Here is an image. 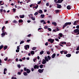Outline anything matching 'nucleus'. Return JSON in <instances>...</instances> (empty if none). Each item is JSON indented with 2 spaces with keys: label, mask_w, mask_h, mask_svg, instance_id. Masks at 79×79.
Returning a JSON list of instances; mask_svg holds the SVG:
<instances>
[{
  "label": "nucleus",
  "mask_w": 79,
  "mask_h": 79,
  "mask_svg": "<svg viewBox=\"0 0 79 79\" xmlns=\"http://www.w3.org/2000/svg\"><path fill=\"white\" fill-rule=\"evenodd\" d=\"M48 29L49 31H52V29L50 28H48Z\"/></svg>",
  "instance_id": "f704fd0d"
},
{
  "label": "nucleus",
  "mask_w": 79,
  "mask_h": 79,
  "mask_svg": "<svg viewBox=\"0 0 79 79\" xmlns=\"http://www.w3.org/2000/svg\"><path fill=\"white\" fill-rule=\"evenodd\" d=\"M23 74L24 76H27L28 75L27 73H26V72H24L23 73Z\"/></svg>",
  "instance_id": "a878e982"
},
{
  "label": "nucleus",
  "mask_w": 79,
  "mask_h": 79,
  "mask_svg": "<svg viewBox=\"0 0 79 79\" xmlns=\"http://www.w3.org/2000/svg\"><path fill=\"white\" fill-rule=\"evenodd\" d=\"M24 47L25 48V49L26 50H27V48H29V45H26Z\"/></svg>",
  "instance_id": "20e7f679"
},
{
  "label": "nucleus",
  "mask_w": 79,
  "mask_h": 79,
  "mask_svg": "<svg viewBox=\"0 0 79 79\" xmlns=\"http://www.w3.org/2000/svg\"><path fill=\"white\" fill-rule=\"evenodd\" d=\"M19 47H20V46H19L17 47V50H19Z\"/></svg>",
  "instance_id": "bf43d9fd"
},
{
  "label": "nucleus",
  "mask_w": 79,
  "mask_h": 79,
  "mask_svg": "<svg viewBox=\"0 0 79 79\" xmlns=\"http://www.w3.org/2000/svg\"><path fill=\"white\" fill-rule=\"evenodd\" d=\"M19 17L20 18H24V15H20Z\"/></svg>",
  "instance_id": "2eb2a0df"
},
{
  "label": "nucleus",
  "mask_w": 79,
  "mask_h": 79,
  "mask_svg": "<svg viewBox=\"0 0 79 79\" xmlns=\"http://www.w3.org/2000/svg\"><path fill=\"white\" fill-rule=\"evenodd\" d=\"M56 31H60V29H59V28H56Z\"/></svg>",
  "instance_id": "864d4df0"
},
{
  "label": "nucleus",
  "mask_w": 79,
  "mask_h": 79,
  "mask_svg": "<svg viewBox=\"0 0 79 79\" xmlns=\"http://www.w3.org/2000/svg\"><path fill=\"white\" fill-rule=\"evenodd\" d=\"M1 35L2 37H3L5 35V33H2V34H1Z\"/></svg>",
  "instance_id": "6ab92c4d"
},
{
  "label": "nucleus",
  "mask_w": 79,
  "mask_h": 79,
  "mask_svg": "<svg viewBox=\"0 0 79 79\" xmlns=\"http://www.w3.org/2000/svg\"><path fill=\"white\" fill-rule=\"evenodd\" d=\"M42 30H40V31H39V32H44V30L43 29H42Z\"/></svg>",
  "instance_id": "37998d69"
},
{
  "label": "nucleus",
  "mask_w": 79,
  "mask_h": 79,
  "mask_svg": "<svg viewBox=\"0 0 79 79\" xmlns=\"http://www.w3.org/2000/svg\"><path fill=\"white\" fill-rule=\"evenodd\" d=\"M44 20H41L40 21V23H44Z\"/></svg>",
  "instance_id": "052dcab7"
},
{
  "label": "nucleus",
  "mask_w": 79,
  "mask_h": 79,
  "mask_svg": "<svg viewBox=\"0 0 79 79\" xmlns=\"http://www.w3.org/2000/svg\"><path fill=\"white\" fill-rule=\"evenodd\" d=\"M52 24L54 25L55 26H56V23L55 22H53L52 23Z\"/></svg>",
  "instance_id": "a211bd4d"
},
{
  "label": "nucleus",
  "mask_w": 79,
  "mask_h": 79,
  "mask_svg": "<svg viewBox=\"0 0 79 79\" xmlns=\"http://www.w3.org/2000/svg\"><path fill=\"white\" fill-rule=\"evenodd\" d=\"M37 48L35 47H34L33 48V50H35V49H36V48Z\"/></svg>",
  "instance_id": "ea45409f"
},
{
  "label": "nucleus",
  "mask_w": 79,
  "mask_h": 79,
  "mask_svg": "<svg viewBox=\"0 0 79 79\" xmlns=\"http://www.w3.org/2000/svg\"><path fill=\"white\" fill-rule=\"evenodd\" d=\"M24 43V41H21L20 43V44L21 45V44H23V43Z\"/></svg>",
  "instance_id": "72a5a7b5"
},
{
  "label": "nucleus",
  "mask_w": 79,
  "mask_h": 79,
  "mask_svg": "<svg viewBox=\"0 0 79 79\" xmlns=\"http://www.w3.org/2000/svg\"><path fill=\"white\" fill-rule=\"evenodd\" d=\"M77 50H79V47H78L76 49Z\"/></svg>",
  "instance_id": "338daca9"
},
{
  "label": "nucleus",
  "mask_w": 79,
  "mask_h": 79,
  "mask_svg": "<svg viewBox=\"0 0 79 79\" xmlns=\"http://www.w3.org/2000/svg\"><path fill=\"white\" fill-rule=\"evenodd\" d=\"M37 11L39 13H40V14H42V13H43L42 10H39H39H38Z\"/></svg>",
  "instance_id": "9b49d317"
},
{
  "label": "nucleus",
  "mask_w": 79,
  "mask_h": 79,
  "mask_svg": "<svg viewBox=\"0 0 79 79\" xmlns=\"http://www.w3.org/2000/svg\"><path fill=\"white\" fill-rule=\"evenodd\" d=\"M64 24L66 26H68L69 25H71V22H67L66 23Z\"/></svg>",
  "instance_id": "423d86ee"
},
{
  "label": "nucleus",
  "mask_w": 79,
  "mask_h": 79,
  "mask_svg": "<svg viewBox=\"0 0 79 79\" xmlns=\"http://www.w3.org/2000/svg\"><path fill=\"white\" fill-rule=\"evenodd\" d=\"M31 19H32V20H33V21H34V20H35V18L32 17L31 18Z\"/></svg>",
  "instance_id": "4c0bfd02"
},
{
  "label": "nucleus",
  "mask_w": 79,
  "mask_h": 79,
  "mask_svg": "<svg viewBox=\"0 0 79 79\" xmlns=\"http://www.w3.org/2000/svg\"><path fill=\"white\" fill-rule=\"evenodd\" d=\"M46 62V60L44 59L42 62V64H45Z\"/></svg>",
  "instance_id": "1a4fd4ad"
},
{
  "label": "nucleus",
  "mask_w": 79,
  "mask_h": 79,
  "mask_svg": "<svg viewBox=\"0 0 79 79\" xmlns=\"http://www.w3.org/2000/svg\"><path fill=\"white\" fill-rule=\"evenodd\" d=\"M13 12H15L16 11V9L15 8H13Z\"/></svg>",
  "instance_id": "8fccbe9b"
},
{
  "label": "nucleus",
  "mask_w": 79,
  "mask_h": 79,
  "mask_svg": "<svg viewBox=\"0 0 79 79\" xmlns=\"http://www.w3.org/2000/svg\"><path fill=\"white\" fill-rule=\"evenodd\" d=\"M17 66H18V68H21V65L19 64L18 65H17Z\"/></svg>",
  "instance_id": "09e8293b"
},
{
  "label": "nucleus",
  "mask_w": 79,
  "mask_h": 79,
  "mask_svg": "<svg viewBox=\"0 0 79 79\" xmlns=\"http://www.w3.org/2000/svg\"><path fill=\"white\" fill-rule=\"evenodd\" d=\"M43 66L44 65L41 64L40 66V68L41 69L43 68Z\"/></svg>",
  "instance_id": "c85d7f7f"
},
{
  "label": "nucleus",
  "mask_w": 79,
  "mask_h": 79,
  "mask_svg": "<svg viewBox=\"0 0 79 79\" xmlns=\"http://www.w3.org/2000/svg\"><path fill=\"white\" fill-rule=\"evenodd\" d=\"M18 74H19V75H21V72H18Z\"/></svg>",
  "instance_id": "69168bd1"
},
{
  "label": "nucleus",
  "mask_w": 79,
  "mask_h": 79,
  "mask_svg": "<svg viewBox=\"0 0 79 79\" xmlns=\"http://www.w3.org/2000/svg\"><path fill=\"white\" fill-rule=\"evenodd\" d=\"M45 60L46 61H48L49 60H51V56H48V58L47 56H46L45 57Z\"/></svg>",
  "instance_id": "f257e3e1"
},
{
  "label": "nucleus",
  "mask_w": 79,
  "mask_h": 79,
  "mask_svg": "<svg viewBox=\"0 0 79 79\" xmlns=\"http://www.w3.org/2000/svg\"><path fill=\"white\" fill-rule=\"evenodd\" d=\"M55 40L56 41H57V42H59L60 40H59V39L58 38H56L55 39Z\"/></svg>",
  "instance_id": "473e14b6"
},
{
  "label": "nucleus",
  "mask_w": 79,
  "mask_h": 79,
  "mask_svg": "<svg viewBox=\"0 0 79 79\" xmlns=\"http://www.w3.org/2000/svg\"><path fill=\"white\" fill-rule=\"evenodd\" d=\"M46 6H49V3H47L46 4Z\"/></svg>",
  "instance_id": "3c124183"
},
{
  "label": "nucleus",
  "mask_w": 79,
  "mask_h": 79,
  "mask_svg": "<svg viewBox=\"0 0 79 79\" xmlns=\"http://www.w3.org/2000/svg\"><path fill=\"white\" fill-rule=\"evenodd\" d=\"M40 16L42 18H45V15H44L41 14Z\"/></svg>",
  "instance_id": "aec40b11"
},
{
  "label": "nucleus",
  "mask_w": 79,
  "mask_h": 79,
  "mask_svg": "<svg viewBox=\"0 0 79 79\" xmlns=\"http://www.w3.org/2000/svg\"><path fill=\"white\" fill-rule=\"evenodd\" d=\"M27 74H29V73H31V70H30L29 69H27Z\"/></svg>",
  "instance_id": "9d476101"
},
{
  "label": "nucleus",
  "mask_w": 79,
  "mask_h": 79,
  "mask_svg": "<svg viewBox=\"0 0 79 79\" xmlns=\"http://www.w3.org/2000/svg\"><path fill=\"white\" fill-rule=\"evenodd\" d=\"M30 41H31V40H27V42H28V43H29Z\"/></svg>",
  "instance_id": "49530a36"
},
{
  "label": "nucleus",
  "mask_w": 79,
  "mask_h": 79,
  "mask_svg": "<svg viewBox=\"0 0 79 79\" xmlns=\"http://www.w3.org/2000/svg\"><path fill=\"white\" fill-rule=\"evenodd\" d=\"M24 70L25 71H27V69H26V68L25 67L24 68Z\"/></svg>",
  "instance_id": "de8ad7c7"
},
{
  "label": "nucleus",
  "mask_w": 79,
  "mask_h": 79,
  "mask_svg": "<svg viewBox=\"0 0 79 79\" xmlns=\"http://www.w3.org/2000/svg\"><path fill=\"white\" fill-rule=\"evenodd\" d=\"M6 58H5L4 59V61H7V60H8V57H6Z\"/></svg>",
  "instance_id": "c756f323"
},
{
  "label": "nucleus",
  "mask_w": 79,
  "mask_h": 79,
  "mask_svg": "<svg viewBox=\"0 0 79 79\" xmlns=\"http://www.w3.org/2000/svg\"><path fill=\"white\" fill-rule=\"evenodd\" d=\"M79 53V51H77V52H76V54H77V53Z\"/></svg>",
  "instance_id": "774afa93"
},
{
  "label": "nucleus",
  "mask_w": 79,
  "mask_h": 79,
  "mask_svg": "<svg viewBox=\"0 0 79 79\" xmlns=\"http://www.w3.org/2000/svg\"><path fill=\"white\" fill-rule=\"evenodd\" d=\"M38 14H39V13H38L37 12H36L34 14V15L35 16H37Z\"/></svg>",
  "instance_id": "7c9ffc66"
},
{
  "label": "nucleus",
  "mask_w": 79,
  "mask_h": 79,
  "mask_svg": "<svg viewBox=\"0 0 79 79\" xmlns=\"http://www.w3.org/2000/svg\"><path fill=\"white\" fill-rule=\"evenodd\" d=\"M56 5H57V8H61V5H59L58 4H56Z\"/></svg>",
  "instance_id": "6e6552de"
},
{
  "label": "nucleus",
  "mask_w": 79,
  "mask_h": 79,
  "mask_svg": "<svg viewBox=\"0 0 79 79\" xmlns=\"http://www.w3.org/2000/svg\"><path fill=\"white\" fill-rule=\"evenodd\" d=\"M76 21L74 23H73V25H76Z\"/></svg>",
  "instance_id": "58836bf2"
},
{
  "label": "nucleus",
  "mask_w": 79,
  "mask_h": 79,
  "mask_svg": "<svg viewBox=\"0 0 79 79\" xmlns=\"http://www.w3.org/2000/svg\"><path fill=\"white\" fill-rule=\"evenodd\" d=\"M61 44H66V42H61V43H60Z\"/></svg>",
  "instance_id": "2f4dec72"
},
{
  "label": "nucleus",
  "mask_w": 79,
  "mask_h": 79,
  "mask_svg": "<svg viewBox=\"0 0 79 79\" xmlns=\"http://www.w3.org/2000/svg\"><path fill=\"white\" fill-rule=\"evenodd\" d=\"M7 46H5L3 47V48L4 50H6V49H7Z\"/></svg>",
  "instance_id": "393cba45"
},
{
  "label": "nucleus",
  "mask_w": 79,
  "mask_h": 79,
  "mask_svg": "<svg viewBox=\"0 0 79 79\" xmlns=\"http://www.w3.org/2000/svg\"><path fill=\"white\" fill-rule=\"evenodd\" d=\"M2 30V33H5V31H4V30Z\"/></svg>",
  "instance_id": "e2e57ef3"
},
{
  "label": "nucleus",
  "mask_w": 79,
  "mask_h": 79,
  "mask_svg": "<svg viewBox=\"0 0 79 79\" xmlns=\"http://www.w3.org/2000/svg\"><path fill=\"white\" fill-rule=\"evenodd\" d=\"M60 11L58 10H55V12L56 13H59Z\"/></svg>",
  "instance_id": "b1692460"
},
{
  "label": "nucleus",
  "mask_w": 79,
  "mask_h": 79,
  "mask_svg": "<svg viewBox=\"0 0 79 79\" xmlns=\"http://www.w3.org/2000/svg\"><path fill=\"white\" fill-rule=\"evenodd\" d=\"M34 69L33 68H31V71H34Z\"/></svg>",
  "instance_id": "0e129e2a"
},
{
  "label": "nucleus",
  "mask_w": 79,
  "mask_h": 79,
  "mask_svg": "<svg viewBox=\"0 0 79 79\" xmlns=\"http://www.w3.org/2000/svg\"><path fill=\"white\" fill-rule=\"evenodd\" d=\"M38 6H39V5L37 4H36V6L33 7V8H35V9H37V8H38Z\"/></svg>",
  "instance_id": "412c9836"
},
{
  "label": "nucleus",
  "mask_w": 79,
  "mask_h": 79,
  "mask_svg": "<svg viewBox=\"0 0 79 79\" xmlns=\"http://www.w3.org/2000/svg\"><path fill=\"white\" fill-rule=\"evenodd\" d=\"M66 56H67V57H70V56H71V54H68L66 55Z\"/></svg>",
  "instance_id": "f8f14e48"
},
{
  "label": "nucleus",
  "mask_w": 79,
  "mask_h": 79,
  "mask_svg": "<svg viewBox=\"0 0 79 79\" xmlns=\"http://www.w3.org/2000/svg\"><path fill=\"white\" fill-rule=\"evenodd\" d=\"M31 55H34V54H35L34 53V51H32L31 52Z\"/></svg>",
  "instance_id": "5701e85b"
},
{
  "label": "nucleus",
  "mask_w": 79,
  "mask_h": 79,
  "mask_svg": "<svg viewBox=\"0 0 79 79\" xmlns=\"http://www.w3.org/2000/svg\"><path fill=\"white\" fill-rule=\"evenodd\" d=\"M3 48V45H2L1 46H0V50H2V48Z\"/></svg>",
  "instance_id": "bb28decb"
},
{
  "label": "nucleus",
  "mask_w": 79,
  "mask_h": 79,
  "mask_svg": "<svg viewBox=\"0 0 79 79\" xmlns=\"http://www.w3.org/2000/svg\"><path fill=\"white\" fill-rule=\"evenodd\" d=\"M19 22L20 23H23V21L22 19H20L19 20Z\"/></svg>",
  "instance_id": "f3484780"
},
{
  "label": "nucleus",
  "mask_w": 79,
  "mask_h": 79,
  "mask_svg": "<svg viewBox=\"0 0 79 79\" xmlns=\"http://www.w3.org/2000/svg\"><path fill=\"white\" fill-rule=\"evenodd\" d=\"M63 0H58L57 2H56V3H61L63 2Z\"/></svg>",
  "instance_id": "39448f33"
},
{
  "label": "nucleus",
  "mask_w": 79,
  "mask_h": 79,
  "mask_svg": "<svg viewBox=\"0 0 79 79\" xmlns=\"http://www.w3.org/2000/svg\"><path fill=\"white\" fill-rule=\"evenodd\" d=\"M48 45V43L46 42L45 43V45H46V46H47V45Z\"/></svg>",
  "instance_id": "79ce46f5"
},
{
  "label": "nucleus",
  "mask_w": 79,
  "mask_h": 79,
  "mask_svg": "<svg viewBox=\"0 0 79 79\" xmlns=\"http://www.w3.org/2000/svg\"><path fill=\"white\" fill-rule=\"evenodd\" d=\"M54 39H52L50 38L48 40V42H49L51 44L53 43L54 42Z\"/></svg>",
  "instance_id": "7ed1b4c3"
},
{
  "label": "nucleus",
  "mask_w": 79,
  "mask_h": 79,
  "mask_svg": "<svg viewBox=\"0 0 79 79\" xmlns=\"http://www.w3.org/2000/svg\"><path fill=\"white\" fill-rule=\"evenodd\" d=\"M2 12H3V9H0V12H1V13L2 14Z\"/></svg>",
  "instance_id": "a18cd8bd"
},
{
  "label": "nucleus",
  "mask_w": 79,
  "mask_h": 79,
  "mask_svg": "<svg viewBox=\"0 0 79 79\" xmlns=\"http://www.w3.org/2000/svg\"><path fill=\"white\" fill-rule=\"evenodd\" d=\"M74 32V33H77L76 35H79V30L78 29H75L73 31Z\"/></svg>",
  "instance_id": "f03ea898"
},
{
  "label": "nucleus",
  "mask_w": 79,
  "mask_h": 79,
  "mask_svg": "<svg viewBox=\"0 0 79 79\" xmlns=\"http://www.w3.org/2000/svg\"><path fill=\"white\" fill-rule=\"evenodd\" d=\"M41 3V1H40L39 2H38L37 4L38 5H39V4H40Z\"/></svg>",
  "instance_id": "13d9d810"
},
{
  "label": "nucleus",
  "mask_w": 79,
  "mask_h": 79,
  "mask_svg": "<svg viewBox=\"0 0 79 79\" xmlns=\"http://www.w3.org/2000/svg\"><path fill=\"white\" fill-rule=\"evenodd\" d=\"M16 52H19V49H17L16 50Z\"/></svg>",
  "instance_id": "6e6d98bb"
},
{
  "label": "nucleus",
  "mask_w": 79,
  "mask_h": 79,
  "mask_svg": "<svg viewBox=\"0 0 79 79\" xmlns=\"http://www.w3.org/2000/svg\"><path fill=\"white\" fill-rule=\"evenodd\" d=\"M31 34H30L28 35H27V37H31Z\"/></svg>",
  "instance_id": "c03bdc74"
},
{
  "label": "nucleus",
  "mask_w": 79,
  "mask_h": 79,
  "mask_svg": "<svg viewBox=\"0 0 79 79\" xmlns=\"http://www.w3.org/2000/svg\"><path fill=\"white\" fill-rule=\"evenodd\" d=\"M47 54L48 55H50V51H48L47 52Z\"/></svg>",
  "instance_id": "a19ab883"
},
{
  "label": "nucleus",
  "mask_w": 79,
  "mask_h": 79,
  "mask_svg": "<svg viewBox=\"0 0 79 79\" xmlns=\"http://www.w3.org/2000/svg\"><path fill=\"white\" fill-rule=\"evenodd\" d=\"M7 71V69H6V68H5L4 69V71Z\"/></svg>",
  "instance_id": "5fc2aeb1"
},
{
  "label": "nucleus",
  "mask_w": 79,
  "mask_h": 79,
  "mask_svg": "<svg viewBox=\"0 0 79 79\" xmlns=\"http://www.w3.org/2000/svg\"><path fill=\"white\" fill-rule=\"evenodd\" d=\"M34 69H39V66L35 65L34 67Z\"/></svg>",
  "instance_id": "0eeeda50"
},
{
  "label": "nucleus",
  "mask_w": 79,
  "mask_h": 79,
  "mask_svg": "<svg viewBox=\"0 0 79 79\" xmlns=\"http://www.w3.org/2000/svg\"><path fill=\"white\" fill-rule=\"evenodd\" d=\"M48 26H45L44 27V29H48Z\"/></svg>",
  "instance_id": "c9c22d12"
},
{
  "label": "nucleus",
  "mask_w": 79,
  "mask_h": 79,
  "mask_svg": "<svg viewBox=\"0 0 79 79\" xmlns=\"http://www.w3.org/2000/svg\"><path fill=\"white\" fill-rule=\"evenodd\" d=\"M59 36H60V37H63V34L62 33H59Z\"/></svg>",
  "instance_id": "4be33fe9"
},
{
  "label": "nucleus",
  "mask_w": 79,
  "mask_h": 79,
  "mask_svg": "<svg viewBox=\"0 0 79 79\" xmlns=\"http://www.w3.org/2000/svg\"><path fill=\"white\" fill-rule=\"evenodd\" d=\"M55 56H56V54L54 53L52 55V58H54L55 57Z\"/></svg>",
  "instance_id": "dca6fc26"
},
{
  "label": "nucleus",
  "mask_w": 79,
  "mask_h": 79,
  "mask_svg": "<svg viewBox=\"0 0 79 79\" xmlns=\"http://www.w3.org/2000/svg\"><path fill=\"white\" fill-rule=\"evenodd\" d=\"M66 26L64 24V26H63V29H64V27H66Z\"/></svg>",
  "instance_id": "680f3d73"
},
{
  "label": "nucleus",
  "mask_w": 79,
  "mask_h": 79,
  "mask_svg": "<svg viewBox=\"0 0 79 79\" xmlns=\"http://www.w3.org/2000/svg\"><path fill=\"white\" fill-rule=\"evenodd\" d=\"M13 22L14 23H18V22L16 21V20H14Z\"/></svg>",
  "instance_id": "e433bc0d"
},
{
  "label": "nucleus",
  "mask_w": 79,
  "mask_h": 79,
  "mask_svg": "<svg viewBox=\"0 0 79 79\" xmlns=\"http://www.w3.org/2000/svg\"><path fill=\"white\" fill-rule=\"evenodd\" d=\"M44 51H41L40 52V55H42V54H43V53H44Z\"/></svg>",
  "instance_id": "cd10ccee"
},
{
  "label": "nucleus",
  "mask_w": 79,
  "mask_h": 79,
  "mask_svg": "<svg viewBox=\"0 0 79 79\" xmlns=\"http://www.w3.org/2000/svg\"><path fill=\"white\" fill-rule=\"evenodd\" d=\"M38 72L40 73H43V70L40 69L38 70Z\"/></svg>",
  "instance_id": "ddd939ff"
},
{
  "label": "nucleus",
  "mask_w": 79,
  "mask_h": 79,
  "mask_svg": "<svg viewBox=\"0 0 79 79\" xmlns=\"http://www.w3.org/2000/svg\"><path fill=\"white\" fill-rule=\"evenodd\" d=\"M67 8L68 9V10H71V6L68 5L67 7Z\"/></svg>",
  "instance_id": "4468645a"
},
{
  "label": "nucleus",
  "mask_w": 79,
  "mask_h": 79,
  "mask_svg": "<svg viewBox=\"0 0 79 79\" xmlns=\"http://www.w3.org/2000/svg\"><path fill=\"white\" fill-rule=\"evenodd\" d=\"M76 28H77V29H79V25H77L76 27Z\"/></svg>",
  "instance_id": "4d7b16f0"
},
{
  "label": "nucleus",
  "mask_w": 79,
  "mask_h": 79,
  "mask_svg": "<svg viewBox=\"0 0 79 79\" xmlns=\"http://www.w3.org/2000/svg\"><path fill=\"white\" fill-rule=\"evenodd\" d=\"M5 28V26H3V27H2V30H4Z\"/></svg>",
  "instance_id": "603ef678"
}]
</instances>
